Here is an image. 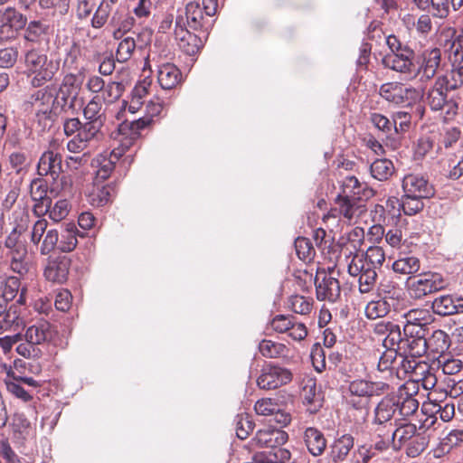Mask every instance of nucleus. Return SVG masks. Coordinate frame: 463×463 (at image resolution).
Masks as SVG:
<instances>
[{
  "label": "nucleus",
  "instance_id": "44",
  "mask_svg": "<svg viewBox=\"0 0 463 463\" xmlns=\"http://www.w3.org/2000/svg\"><path fill=\"white\" fill-rule=\"evenodd\" d=\"M420 260L414 256H408L395 260L392 269L396 273L413 274L419 271Z\"/></svg>",
  "mask_w": 463,
  "mask_h": 463
},
{
  "label": "nucleus",
  "instance_id": "9",
  "mask_svg": "<svg viewBox=\"0 0 463 463\" xmlns=\"http://www.w3.org/2000/svg\"><path fill=\"white\" fill-rule=\"evenodd\" d=\"M62 172V156L51 149L44 151L37 164V174L40 176H51L56 181Z\"/></svg>",
  "mask_w": 463,
  "mask_h": 463
},
{
  "label": "nucleus",
  "instance_id": "11",
  "mask_svg": "<svg viewBox=\"0 0 463 463\" xmlns=\"http://www.w3.org/2000/svg\"><path fill=\"white\" fill-rule=\"evenodd\" d=\"M414 52L411 48H404L396 52L386 54L383 58V64L391 70L402 73H411L414 69L412 61Z\"/></svg>",
  "mask_w": 463,
  "mask_h": 463
},
{
  "label": "nucleus",
  "instance_id": "22",
  "mask_svg": "<svg viewBox=\"0 0 463 463\" xmlns=\"http://www.w3.org/2000/svg\"><path fill=\"white\" fill-rule=\"evenodd\" d=\"M357 194H359L358 191H354V194H349L344 190V194H338L335 198L340 214L348 220H351L362 206L361 199L355 196Z\"/></svg>",
  "mask_w": 463,
  "mask_h": 463
},
{
  "label": "nucleus",
  "instance_id": "19",
  "mask_svg": "<svg viewBox=\"0 0 463 463\" xmlns=\"http://www.w3.org/2000/svg\"><path fill=\"white\" fill-rule=\"evenodd\" d=\"M303 440L308 452L314 457L322 455L326 448V439L317 428H307L303 433Z\"/></svg>",
  "mask_w": 463,
  "mask_h": 463
},
{
  "label": "nucleus",
  "instance_id": "45",
  "mask_svg": "<svg viewBox=\"0 0 463 463\" xmlns=\"http://www.w3.org/2000/svg\"><path fill=\"white\" fill-rule=\"evenodd\" d=\"M125 90V86L120 81H109L105 85L100 99L102 101L111 104L119 99Z\"/></svg>",
  "mask_w": 463,
  "mask_h": 463
},
{
  "label": "nucleus",
  "instance_id": "20",
  "mask_svg": "<svg viewBox=\"0 0 463 463\" xmlns=\"http://www.w3.org/2000/svg\"><path fill=\"white\" fill-rule=\"evenodd\" d=\"M433 311L439 316H450L463 312V298H454L450 295L440 296L432 303Z\"/></svg>",
  "mask_w": 463,
  "mask_h": 463
},
{
  "label": "nucleus",
  "instance_id": "39",
  "mask_svg": "<svg viewBox=\"0 0 463 463\" xmlns=\"http://www.w3.org/2000/svg\"><path fill=\"white\" fill-rule=\"evenodd\" d=\"M402 83L401 82H386L383 83L379 90V93L385 100L396 105L402 104Z\"/></svg>",
  "mask_w": 463,
  "mask_h": 463
},
{
  "label": "nucleus",
  "instance_id": "63",
  "mask_svg": "<svg viewBox=\"0 0 463 463\" xmlns=\"http://www.w3.org/2000/svg\"><path fill=\"white\" fill-rule=\"evenodd\" d=\"M110 12V6L108 3L102 2L97 8L91 19V26L99 29L106 24Z\"/></svg>",
  "mask_w": 463,
  "mask_h": 463
},
{
  "label": "nucleus",
  "instance_id": "36",
  "mask_svg": "<svg viewBox=\"0 0 463 463\" xmlns=\"http://www.w3.org/2000/svg\"><path fill=\"white\" fill-rule=\"evenodd\" d=\"M395 403L399 407L397 410V414L400 416L399 420L411 416L419 408V402L409 393H406L405 397H395Z\"/></svg>",
  "mask_w": 463,
  "mask_h": 463
},
{
  "label": "nucleus",
  "instance_id": "51",
  "mask_svg": "<svg viewBox=\"0 0 463 463\" xmlns=\"http://www.w3.org/2000/svg\"><path fill=\"white\" fill-rule=\"evenodd\" d=\"M376 270L374 268H372L371 265L367 262V260L364 258V255L358 256L355 255L351 262L348 264L347 271L350 276L357 277L360 274L367 273L368 271Z\"/></svg>",
  "mask_w": 463,
  "mask_h": 463
},
{
  "label": "nucleus",
  "instance_id": "10",
  "mask_svg": "<svg viewBox=\"0 0 463 463\" xmlns=\"http://www.w3.org/2000/svg\"><path fill=\"white\" fill-rule=\"evenodd\" d=\"M402 189L409 196L429 199L435 194L433 185L424 176L410 174L402 180Z\"/></svg>",
  "mask_w": 463,
  "mask_h": 463
},
{
  "label": "nucleus",
  "instance_id": "15",
  "mask_svg": "<svg viewBox=\"0 0 463 463\" xmlns=\"http://www.w3.org/2000/svg\"><path fill=\"white\" fill-rule=\"evenodd\" d=\"M398 357L401 358L396 367L398 378L404 379L409 376L413 381V378L427 372L426 363L419 362L402 352H399Z\"/></svg>",
  "mask_w": 463,
  "mask_h": 463
},
{
  "label": "nucleus",
  "instance_id": "7",
  "mask_svg": "<svg viewBox=\"0 0 463 463\" xmlns=\"http://www.w3.org/2000/svg\"><path fill=\"white\" fill-rule=\"evenodd\" d=\"M395 403V396H385L383 397L380 402L376 405L373 411V419L372 420V424L376 426L375 431L378 432V435L382 437V427L385 428L389 423V426H392L391 420L394 418L395 422L398 419H396L397 410L399 407Z\"/></svg>",
  "mask_w": 463,
  "mask_h": 463
},
{
  "label": "nucleus",
  "instance_id": "4",
  "mask_svg": "<svg viewBox=\"0 0 463 463\" xmlns=\"http://www.w3.org/2000/svg\"><path fill=\"white\" fill-rule=\"evenodd\" d=\"M291 380L292 373L288 369L269 364L261 369L257 385L263 390H274L288 384Z\"/></svg>",
  "mask_w": 463,
  "mask_h": 463
},
{
  "label": "nucleus",
  "instance_id": "18",
  "mask_svg": "<svg viewBox=\"0 0 463 463\" xmlns=\"http://www.w3.org/2000/svg\"><path fill=\"white\" fill-rule=\"evenodd\" d=\"M150 118H140L132 121L125 120L118 126V136H124L128 138L126 146H131L133 142L140 136V131L150 125Z\"/></svg>",
  "mask_w": 463,
  "mask_h": 463
},
{
  "label": "nucleus",
  "instance_id": "34",
  "mask_svg": "<svg viewBox=\"0 0 463 463\" xmlns=\"http://www.w3.org/2000/svg\"><path fill=\"white\" fill-rule=\"evenodd\" d=\"M427 348L433 354H442L449 347V337L443 330H435L426 338Z\"/></svg>",
  "mask_w": 463,
  "mask_h": 463
},
{
  "label": "nucleus",
  "instance_id": "16",
  "mask_svg": "<svg viewBox=\"0 0 463 463\" xmlns=\"http://www.w3.org/2000/svg\"><path fill=\"white\" fill-rule=\"evenodd\" d=\"M60 61L56 59H49L48 57L40 63V66L34 68L31 72L33 77L31 83L33 87H41L45 82L51 81L55 74L59 71Z\"/></svg>",
  "mask_w": 463,
  "mask_h": 463
},
{
  "label": "nucleus",
  "instance_id": "1",
  "mask_svg": "<svg viewBox=\"0 0 463 463\" xmlns=\"http://www.w3.org/2000/svg\"><path fill=\"white\" fill-rule=\"evenodd\" d=\"M288 439V433L280 429L260 430L252 440L267 450L255 454L253 463H285L289 460L290 451L281 447Z\"/></svg>",
  "mask_w": 463,
  "mask_h": 463
},
{
  "label": "nucleus",
  "instance_id": "62",
  "mask_svg": "<svg viewBox=\"0 0 463 463\" xmlns=\"http://www.w3.org/2000/svg\"><path fill=\"white\" fill-rule=\"evenodd\" d=\"M9 258V265L10 269L19 274L20 276H24L29 270V261H28V254L27 255H11Z\"/></svg>",
  "mask_w": 463,
  "mask_h": 463
},
{
  "label": "nucleus",
  "instance_id": "57",
  "mask_svg": "<svg viewBox=\"0 0 463 463\" xmlns=\"http://www.w3.org/2000/svg\"><path fill=\"white\" fill-rule=\"evenodd\" d=\"M47 54L43 50L40 49H30L24 54L25 67L29 71H32L37 66H40L46 58Z\"/></svg>",
  "mask_w": 463,
  "mask_h": 463
},
{
  "label": "nucleus",
  "instance_id": "23",
  "mask_svg": "<svg viewBox=\"0 0 463 463\" xmlns=\"http://www.w3.org/2000/svg\"><path fill=\"white\" fill-rule=\"evenodd\" d=\"M354 439L351 434H343L335 439L330 446V458L334 463H340L345 460L354 448Z\"/></svg>",
  "mask_w": 463,
  "mask_h": 463
},
{
  "label": "nucleus",
  "instance_id": "42",
  "mask_svg": "<svg viewBox=\"0 0 463 463\" xmlns=\"http://www.w3.org/2000/svg\"><path fill=\"white\" fill-rule=\"evenodd\" d=\"M393 307L381 298L378 300L370 301L365 307V315L369 319H376L385 317Z\"/></svg>",
  "mask_w": 463,
  "mask_h": 463
},
{
  "label": "nucleus",
  "instance_id": "64",
  "mask_svg": "<svg viewBox=\"0 0 463 463\" xmlns=\"http://www.w3.org/2000/svg\"><path fill=\"white\" fill-rule=\"evenodd\" d=\"M370 382L366 380H354L349 383L348 392L352 396L370 397Z\"/></svg>",
  "mask_w": 463,
  "mask_h": 463
},
{
  "label": "nucleus",
  "instance_id": "41",
  "mask_svg": "<svg viewBox=\"0 0 463 463\" xmlns=\"http://www.w3.org/2000/svg\"><path fill=\"white\" fill-rule=\"evenodd\" d=\"M20 286V279L15 276L0 278V296L7 301H12L16 297Z\"/></svg>",
  "mask_w": 463,
  "mask_h": 463
},
{
  "label": "nucleus",
  "instance_id": "48",
  "mask_svg": "<svg viewBox=\"0 0 463 463\" xmlns=\"http://www.w3.org/2000/svg\"><path fill=\"white\" fill-rule=\"evenodd\" d=\"M406 324L426 326L430 321V314L427 309H411L403 315Z\"/></svg>",
  "mask_w": 463,
  "mask_h": 463
},
{
  "label": "nucleus",
  "instance_id": "14",
  "mask_svg": "<svg viewBox=\"0 0 463 463\" xmlns=\"http://www.w3.org/2000/svg\"><path fill=\"white\" fill-rule=\"evenodd\" d=\"M71 267V260L66 256L52 258L48 260L44 269L47 280L55 283H63L67 280Z\"/></svg>",
  "mask_w": 463,
  "mask_h": 463
},
{
  "label": "nucleus",
  "instance_id": "13",
  "mask_svg": "<svg viewBox=\"0 0 463 463\" xmlns=\"http://www.w3.org/2000/svg\"><path fill=\"white\" fill-rule=\"evenodd\" d=\"M55 335L52 325L46 320L37 321L30 326L25 332L26 342L36 345L51 342Z\"/></svg>",
  "mask_w": 463,
  "mask_h": 463
},
{
  "label": "nucleus",
  "instance_id": "12",
  "mask_svg": "<svg viewBox=\"0 0 463 463\" xmlns=\"http://www.w3.org/2000/svg\"><path fill=\"white\" fill-rule=\"evenodd\" d=\"M103 133H97L95 127H84L67 143V149L74 154L84 151L89 146L96 145L103 138Z\"/></svg>",
  "mask_w": 463,
  "mask_h": 463
},
{
  "label": "nucleus",
  "instance_id": "31",
  "mask_svg": "<svg viewBox=\"0 0 463 463\" xmlns=\"http://www.w3.org/2000/svg\"><path fill=\"white\" fill-rule=\"evenodd\" d=\"M58 250L61 252L72 251L78 243V231L74 223H68L59 233Z\"/></svg>",
  "mask_w": 463,
  "mask_h": 463
},
{
  "label": "nucleus",
  "instance_id": "55",
  "mask_svg": "<svg viewBox=\"0 0 463 463\" xmlns=\"http://www.w3.org/2000/svg\"><path fill=\"white\" fill-rule=\"evenodd\" d=\"M162 4V0H138L133 12L138 18L148 17Z\"/></svg>",
  "mask_w": 463,
  "mask_h": 463
},
{
  "label": "nucleus",
  "instance_id": "17",
  "mask_svg": "<svg viewBox=\"0 0 463 463\" xmlns=\"http://www.w3.org/2000/svg\"><path fill=\"white\" fill-rule=\"evenodd\" d=\"M101 109L102 99L99 96H95L84 108L83 114L87 122H85L83 126L95 127L97 133H102L101 128L103 127L105 117L103 116Z\"/></svg>",
  "mask_w": 463,
  "mask_h": 463
},
{
  "label": "nucleus",
  "instance_id": "52",
  "mask_svg": "<svg viewBox=\"0 0 463 463\" xmlns=\"http://www.w3.org/2000/svg\"><path fill=\"white\" fill-rule=\"evenodd\" d=\"M5 384L6 386V390L8 392H10L12 395L16 397L17 399H20L21 401L27 402L32 400L33 396L32 394L26 391L22 384L17 382L14 378H9L8 375L5 379Z\"/></svg>",
  "mask_w": 463,
  "mask_h": 463
},
{
  "label": "nucleus",
  "instance_id": "5",
  "mask_svg": "<svg viewBox=\"0 0 463 463\" xmlns=\"http://www.w3.org/2000/svg\"><path fill=\"white\" fill-rule=\"evenodd\" d=\"M335 270L318 272L315 279L317 298L318 300L335 302L341 293L340 283L334 276Z\"/></svg>",
  "mask_w": 463,
  "mask_h": 463
},
{
  "label": "nucleus",
  "instance_id": "25",
  "mask_svg": "<svg viewBox=\"0 0 463 463\" xmlns=\"http://www.w3.org/2000/svg\"><path fill=\"white\" fill-rule=\"evenodd\" d=\"M441 61V52L438 48L430 50H425L422 52V64L420 67V71L422 73V77L427 80L432 79L440 65Z\"/></svg>",
  "mask_w": 463,
  "mask_h": 463
},
{
  "label": "nucleus",
  "instance_id": "60",
  "mask_svg": "<svg viewBox=\"0 0 463 463\" xmlns=\"http://www.w3.org/2000/svg\"><path fill=\"white\" fill-rule=\"evenodd\" d=\"M49 26L42 23L40 21H32L29 23L24 37L27 41L35 42L37 41L43 34H45Z\"/></svg>",
  "mask_w": 463,
  "mask_h": 463
},
{
  "label": "nucleus",
  "instance_id": "35",
  "mask_svg": "<svg viewBox=\"0 0 463 463\" xmlns=\"http://www.w3.org/2000/svg\"><path fill=\"white\" fill-rule=\"evenodd\" d=\"M458 1L459 0H458ZM450 6L457 11L462 5H457V0H430L428 12L431 14L433 17L444 19L449 14Z\"/></svg>",
  "mask_w": 463,
  "mask_h": 463
},
{
  "label": "nucleus",
  "instance_id": "27",
  "mask_svg": "<svg viewBox=\"0 0 463 463\" xmlns=\"http://www.w3.org/2000/svg\"><path fill=\"white\" fill-rule=\"evenodd\" d=\"M417 433V427L412 423L401 424L392 432V448L400 450L405 444H408Z\"/></svg>",
  "mask_w": 463,
  "mask_h": 463
},
{
  "label": "nucleus",
  "instance_id": "21",
  "mask_svg": "<svg viewBox=\"0 0 463 463\" xmlns=\"http://www.w3.org/2000/svg\"><path fill=\"white\" fill-rule=\"evenodd\" d=\"M449 87L445 85L444 80L438 79L434 85L426 93V103L431 110H441L446 105L448 99Z\"/></svg>",
  "mask_w": 463,
  "mask_h": 463
},
{
  "label": "nucleus",
  "instance_id": "56",
  "mask_svg": "<svg viewBox=\"0 0 463 463\" xmlns=\"http://www.w3.org/2000/svg\"><path fill=\"white\" fill-rule=\"evenodd\" d=\"M60 234L57 230H48L43 239L42 245L40 247V252L42 255H48L55 248L58 249Z\"/></svg>",
  "mask_w": 463,
  "mask_h": 463
},
{
  "label": "nucleus",
  "instance_id": "6",
  "mask_svg": "<svg viewBox=\"0 0 463 463\" xmlns=\"http://www.w3.org/2000/svg\"><path fill=\"white\" fill-rule=\"evenodd\" d=\"M186 22L185 25L194 30L201 31L203 34V38L207 39L208 32L213 25V16H207L197 2H190L185 7Z\"/></svg>",
  "mask_w": 463,
  "mask_h": 463
},
{
  "label": "nucleus",
  "instance_id": "37",
  "mask_svg": "<svg viewBox=\"0 0 463 463\" xmlns=\"http://www.w3.org/2000/svg\"><path fill=\"white\" fill-rule=\"evenodd\" d=\"M13 430L14 435L22 439L33 437V429L27 418L21 413H15L13 417Z\"/></svg>",
  "mask_w": 463,
  "mask_h": 463
},
{
  "label": "nucleus",
  "instance_id": "28",
  "mask_svg": "<svg viewBox=\"0 0 463 463\" xmlns=\"http://www.w3.org/2000/svg\"><path fill=\"white\" fill-rule=\"evenodd\" d=\"M402 289L391 281L383 280L378 286V296L397 309L402 299Z\"/></svg>",
  "mask_w": 463,
  "mask_h": 463
},
{
  "label": "nucleus",
  "instance_id": "61",
  "mask_svg": "<svg viewBox=\"0 0 463 463\" xmlns=\"http://www.w3.org/2000/svg\"><path fill=\"white\" fill-rule=\"evenodd\" d=\"M358 277V289L361 294L369 293L374 288L378 277L376 270L360 274Z\"/></svg>",
  "mask_w": 463,
  "mask_h": 463
},
{
  "label": "nucleus",
  "instance_id": "53",
  "mask_svg": "<svg viewBox=\"0 0 463 463\" xmlns=\"http://www.w3.org/2000/svg\"><path fill=\"white\" fill-rule=\"evenodd\" d=\"M404 340L405 338L402 335L400 326L396 325L391 335L383 338V345L387 350L401 352Z\"/></svg>",
  "mask_w": 463,
  "mask_h": 463
},
{
  "label": "nucleus",
  "instance_id": "38",
  "mask_svg": "<svg viewBox=\"0 0 463 463\" xmlns=\"http://www.w3.org/2000/svg\"><path fill=\"white\" fill-rule=\"evenodd\" d=\"M428 351L426 337L422 338H405L402 348V353L407 354L412 358H418L424 355Z\"/></svg>",
  "mask_w": 463,
  "mask_h": 463
},
{
  "label": "nucleus",
  "instance_id": "33",
  "mask_svg": "<svg viewBox=\"0 0 463 463\" xmlns=\"http://www.w3.org/2000/svg\"><path fill=\"white\" fill-rule=\"evenodd\" d=\"M92 166L96 168V179L101 181L109 177L115 168V165L109 158L108 152L98 155L92 160Z\"/></svg>",
  "mask_w": 463,
  "mask_h": 463
},
{
  "label": "nucleus",
  "instance_id": "32",
  "mask_svg": "<svg viewBox=\"0 0 463 463\" xmlns=\"http://www.w3.org/2000/svg\"><path fill=\"white\" fill-rule=\"evenodd\" d=\"M370 172L373 178L379 181H386L393 175L394 165L389 159H376L371 164Z\"/></svg>",
  "mask_w": 463,
  "mask_h": 463
},
{
  "label": "nucleus",
  "instance_id": "3",
  "mask_svg": "<svg viewBox=\"0 0 463 463\" xmlns=\"http://www.w3.org/2000/svg\"><path fill=\"white\" fill-rule=\"evenodd\" d=\"M175 35L179 49L190 56L197 54L206 41L203 35H197L185 28L184 19L182 15L176 17Z\"/></svg>",
  "mask_w": 463,
  "mask_h": 463
},
{
  "label": "nucleus",
  "instance_id": "50",
  "mask_svg": "<svg viewBox=\"0 0 463 463\" xmlns=\"http://www.w3.org/2000/svg\"><path fill=\"white\" fill-rule=\"evenodd\" d=\"M312 300L303 296L295 295L291 296L288 299V307L290 309L300 315H307L312 310Z\"/></svg>",
  "mask_w": 463,
  "mask_h": 463
},
{
  "label": "nucleus",
  "instance_id": "59",
  "mask_svg": "<svg viewBox=\"0 0 463 463\" xmlns=\"http://www.w3.org/2000/svg\"><path fill=\"white\" fill-rule=\"evenodd\" d=\"M364 258L375 269H380L385 260V254L381 247H369Z\"/></svg>",
  "mask_w": 463,
  "mask_h": 463
},
{
  "label": "nucleus",
  "instance_id": "8",
  "mask_svg": "<svg viewBox=\"0 0 463 463\" xmlns=\"http://www.w3.org/2000/svg\"><path fill=\"white\" fill-rule=\"evenodd\" d=\"M77 78L74 74H67L59 90L54 94V103L56 110H65L74 106V101L78 96V87L76 85Z\"/></svg>",
  "mask_w": 463,
  "mask_h": 463
},
{
  "label": "nucleus",
  "instance_id": "58",
  "mask_svg": "<svg viewBox=\"0 0 463 463\" xmlns=\"http://www.w3.org/2000/svg\"><path fill=\"white\" fill-rule=\"evenodd\" d=\"M402 106L411 107L423 98L422 90L402 85Z\"/></svg>",
  "mask_w": 463,
  "mask_h": 463
},
{
  "label": "nucleus",
  "instance_id": "24",
  "mask_svg": "<svg viewBox=\"0 0 463 463\" xmlns=\"http://www.w3.org/2000/svg\"><path fill=\"white\" fill-rule=\"evenodd\" d=\"M55 93L56 87L53 84L47 85L32 94L31 103L36 111L39 109H56L54 103Z\"/></svg>",
  "mask_w": 463,
  "mask_h": 463
},
{
  "label": "nucleus",
  "instance_id": "26",
  "mask_svg": "<svg viewBox=\"0 0 463 463\" xmlns=\"http://www.w3.org/2000/svg\"><path fill=\"white\" fill-rule=\"evenodd\" d=\"M157 79L165 90L175 88L181 80V72L173 63H164L158 67Z\"/></svg>",
  "mask_w": 463,
  "mask_h": 463
},
{
  "label": "nucleus",
  "instance_id": "47",
  "mask_svg": "<svg viewBox=\"0 0 463 463\" xmlns=\"http://www.w3.org/2000/svg\"><path fill=\"white\" fill-rule=\"evenodd\" d=\"M423 199L424 198H418V196H409V194L404 193L401 203V207L404 214L414 215L420 212L424 207Z\"/></svg>",
  "mask_w": 463,
  "mask_h": 463
},
{
  "label": "nucleus",
  "instance_id": "49",
  "mask_svg": "<svg viewBox=\"0 0 463 463\" xmlns=\"http://www.w3.org/2000/svg\"><path fill=\"white\" fill-rule=\"evenodd\" d=\"M260 353L267 358H277L284 354L285 345L264 339L259 344Z\"/></svg>",
  "mask_w": 463,
  "mask_h": 463
},
{
  "label": "nucleus",
  "instance_id": "43",
  "mask_svg": "<svg viewBox=\"0 0 463 463\" xmlns=\"http://www.w3.org/2000/svg\"><path fill=\"white\" fill-rule=\"evenodd\" d=\"M119 40L116 51V60L118 62H126L131 59L137 44L135 39L131 36L123 37Z\"/></svg>",
  "mask_w": 463,
  "mask_h": 463
},
{
  "label": "nucleus",
  "instance_id": "40",
  "mask_svg": "<svg viewBox=\"0 0 463 463\" xmlns=\"http://www.w3.org/2000/svg\"><path fill=\"white\" fill-rule=\"evenodd\" d=\"M115 193L112 184L98 187L90 195V203L96 207H102L111 202Z\"/></svg>",
  "mask_w": 463,
  "mask_h": 463
},
{
  "label": "nucleus",
  "instance_id": "2",
  "mask_svg": "<svg viewBox=\"0 0 463 463\" xmlns=\"http://www.w3.org/2000/svg\"><path fill=\"white\" fill-rule=\"evenodd\" d=\"M407 285L411 297L420 299L429 294L445 288L447 282L440 274L429 272L410 279Z\"/></svg>",
  "mask_w": 463,
  "mask_h": 463
},
{
  "label": "nucleus",
  "instance_id": "46",
  "mask_svg": "<svg viewBox=\"0 0 463 463\" xmlns=\"http://www.w3.org/2000/svg\"><path fill=\"white\" fill-rule=\"evenodd\" d=\"M449 58L452 64L459 65L463 61V29L449 43Z\"/></svg>",
  "mask_w": 463,
  "mask_h": 463
},
{
  "label": "nucleus",
  "instance_id": "30",
  "mask_svg": "<svg viewBox=\"0 0 463 463\" xmlns=\"http://www.w3.org/2000/svg\"><path fill=\"white\" fill-rule=\"evenodd\" d=\"M304 404L309 406L307 410L310 413L317 412L322 407L323 398L320 392H317L316 383L308 380L305 384L301 393Z\"/></svg>",
  "mask_w": 463,
  "mask_h": 463
},
{
  "label": "nucleus",
  "instance_id": "29",
  "mask_svg": "<svg viewBox=\"0 0 463 463\" xmlns=\"http://www.w3.org/2000/svg\"><path fill=\"white\" fill-rule=\"evenodd\" d=\"M134 23L135 19L132 16L115 13L109 24L112 28L113 38L116 40L123 38L124 35L131 30Z\"/></svg>",
  "mask_w": 463,
  "mask_h": 463
},
{
  "label": "nucleus",
  "instance_id": "54",
  "mask_svg": "<svg viewBox=\"0 0 463 463\" xmlns=\"http://www.w3.org/2000/svg\"><path fill=\"white\" fill-rule=\"evenodd\" d=\"M2 22L7 23L13 29H23L27 22L25 16L13 8H7L2 16Z\"/></svg>",
  "mask_w": 463,
  "mask_h": 463
}]
</instances>
